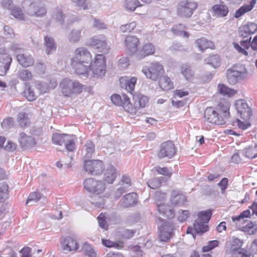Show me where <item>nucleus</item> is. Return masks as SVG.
<instances>
[{"label":"nucleus","mask_w":257,"mask_h":257,"mask_svg":"<svg viewBox=\"0 0 257 257\" xmlns=\"http://www.w3.org/2000/svg\"><path fill=\"white\" fill-rule=\"evenodd\" d=\"M230 115L229 105L226 102H220L215 107H208L204 111V117L209 123L222 125Z\"/></svg>","instance_id":"nucleus-1"},{"label":"nucleus","mask_w":257,"mask_h":257,"mask_svg":"<svg viewBox=\"0 0 257 257\" xmlns=\"http://www.w3.org/2000/svg\"><path fill=\"white\" fill-rule=\"evenodd\" d=\"M24 11L31 17L41 18L47 13L46 8L39 2L33 0H25L22 3Z\"/></svg>","instance_id":"nucleus-2"},{"label":"nucleus","mask_w":257,"mask_h":257,"mask_svg":"<svg viewBox=\"0 0 257 257\" xmlns=\"http://www.w3.org/2000/svg\"><path fill=\"white\" fill-rule=\"evenodd\" d=\"M59 87L63 95L68 97L79 94L83 90V85L78 81H74L68 78L64 79L60 82Z\"/></svg>","instance_id":"nucleus-3"},{"label":"nucleus","mask_w":257,"mask_h":257,"mask_svg":"<svg viewBox=\"0 0 257 257\" xmlns=\"http://www.w3.org/2000/svg\"><path fill=\"white\" fill-rule=\"evenodd\" d=\"M247 73L245 68L241 65L233 66L226 72L227 80L231 85H235L242 80Z\"/></svg>","instance_id":"nucleus-4"},{"label":"nucleus","mask_w":257,"mask_h":257,"mask_svg":"<svg viewBox=\"0 0 257 257\" xmlns=\"http://www.w3.org/2000/svg\"><path fill=\"white\" fill-rule=\"evenodd\" d=\"M142 72L147 78L156 81L164 72L163 66L158 62H151L143 67Z\"/></svg>","instance_id":"nucleus-5"},{"label":"nucleus","mask_w":257,"mask_h":257,"mask_svg":"<svg viewBox=\"0 0 257 257\" xmlns=\"http://www.w3.org/2000/svg\"><path fill=\"white\" fill-rule=\"evenodd\" d=\"M52 141L54 144L65 146L66 149L70 152L75 149V144L72 136L67 134H53Z\"/></svg>","instance_id":"nucleus-6"},{"label":"nucleus","mask_w":257,"mask_h":257,"mask_svg":"<svg viewBox=\"0 0 257 257\" xmlns=\"http://www.w3.org/2000/svg\"><path fill=\"white\" fill-rule=\"evenodd\" d=\"M93 77L103 76L105 74V60L103 54H97L93 63L89 65Z\"/></svg>","instance_id":"nucleus-7"},{"label":"nucleus","mask_w":257,"mask_h":257,"mask_svg":"<svg viewBox=\"0 0 257 257\" xmlns=\"http://www.w3.org/2000/svg\"><path fill=\"white\" fill-rule=\"evenodd\" d=\"M111 100L114 104L122 106L126 111L131 113H136V109L134 108L130 98L126 94H113L111 97Z\"/></svg>","instance_id":"nucleus-8"},{"label":"nucleus","mask_w":257,"mask_h":257,"mask_svg":"<svg viewBox=\"0 0 257 257\" xmlns=\"http://www.w3.org/2000/svg\"><path fill=\"white\" fill-rule=\"evenodd\" d=\"M176 153V148L172 141H168L162 143L157 153V157L162 159L163 158H172Z\"/></svg>","instance_id":"nucleus-9"},{"label":"nucleus","mask_w":257,"mask_h":257,"mask_svg":"<svg viewBox=\"0 0 257 257\" xmlns=\"http://www.w3.org/2000/svg\"><path fill=\"white\" fill-rule=\"evenodd\" d=\"M84 169L86 172L92 175H99L104 170L103 162L100 160L84 161Z\"/></svg>","instance_id":"nucleus-10"},{"label":"nucleus","mask_w":257,"mask_h":257,"mask_svg":"<svg viewBox=\"0 0 257 257\" xmlns=\"http://www.w3.org/2000/svg\"><path fill=\"white\" fill-rule=\"evenodd\" d=\"M84 188L89 192L100 194L105 189V185L101 181H97L93 178H88L83 182Z\"/></svg>","instance_id":"nucleus-11"},{"label":"nucleus","mask_w":257,"mask_h":257,"mask_svg":"<svg viewBox=\"0 0 257 257\" xmlns=\"http://www.w3.org/2000/svg\"><path fill=\"white\" fill-rule=\"evenodd\" d=\"M174 224L169 221L164 222L159 228V238L161 241L168 242L174 235Z\"/></svg>","instance_id":"nucleus-12"},{"label":"nucleus","mask_w":257,"mask_h":257,"mask_svg":"<svg viewBox=\"0 0 257 257\" xmlns=\"http://www.w3.org/2000/svg\"><path fill=\"white\" fill-rule=\"evenodd\" d=\"M197 7V3L190 1L181 2L177 10L178 14L183 18H190Z\"/></svg>","instance_id":"nucleus-13"},{"label":"nucleus","mask_w":257,"mask_h":257,"mask_svg":"<svg viewBox=\"0 0 257 257\" xmlns=\"http://www.w3.org/2000/svg\"><path fill=\"white\" fill-rule=\"evenodd\" d=\"M90 45L95 47L99 52L107 54L109 51L110 47L106 42V38L103 35L95 36L90 40Z\"/></svg>","instance_id":"nucleus-14"},{"label":"nucleus","mask_w":257,"mask_h":257,"mask_svg":"<svg viewBox=\"0 0 257 257\" xmlns=\"http://www.w3.org/2000/svg\"><path fill=\"white\" fill-rule=\"evenodd\" d=\"M235 105L241 118L244 120H248L250 118L252 115L251 109L244 100L236 101Z\"/></svg>","instance_id":"nucleus-15"},{"label":"nucleus","mask_w":257,"mask_h":257,"mask_svg":"<svg viewBox=\"0 0 257 257\" xmlns=\"http://www.w3.org/2000/svg\"><path fill=\"white\" fill-rule=\"evenodd\" d=\"M75 56L71 58V61L85 62L88 64L91 61L92 56L89 51L84 47H79L75 50Z\"/></svg>","instance_id":"nucleus-16"},{"label":"nucleus","mask_w":257,"mask_h":257,"mask_svg":"<svg viewBox=\"0 0 257 257\" xmlns=\"http://www.w3.org/2000/svg\"><path fill=\"white\" fill-rule=\"evenodd\" d=\"M18 142L21 147L25 150L32 149L36 144V141L33 137L23 132L19 134Z\"/></svg>","instance_id":"nucleus-17"},{"label":"nucleus","mask_w":257,"mask_h":257,"mask_svg":"<svg viewBox=\"0 0 257 257\" xmlns=\"http://www.w3.org/2000/svg\"><path fill=\"white\" fill-rule=\"evenodd\" d=\"M238 244L239 247H234L233 244L231 245L230 253L231 257H250V253L246 250L240 248L242 242L239 239L236 238L234 241Z\"/></svg>","instance_id":"nucleus-18"},{"label":"nucleus","mask_w":257,"mask_h":257,"mask_svg":"<svg viewBox=\"0 0 257 257\" xmlns=\"http://www.w3.org/2000/svg\"><path fill=\"white\" fill-rule=\"evenodd\" d=\"M12 62L11 57L5 54L0 56V76H5L9 70Z\"/></svg>","instance_id":"nucleus-19"},{"label":"nucleus","mask_w":257,"mask_h":257,"mask_svg":"<svg viewBox=\"0 0 257 257\" xmlns=\"http://www.w3.org/2000/svg\"><path fill=\"white\" fill-rule=\"evenodd\" d=\"M124 43L126 48L133 54L137 52L140 41L136 36H128L125 38Z\"/></svg>","instance_id":"nucleus-20"},{"label":"nucleus","mask_w":257,"mask_h":257,"mask_svg":"<svg viewBox=\"0 0 257 257\" xmlns=\"http://www.w3.org/2000/svg\"><path fill=\"white\" fill-rule=\"evenodd\" d=\"M77 241L71 237H67L61 242V247L64 250L70 251L78 248Z\"/></svg>","instance_id":"nucleus-21"},{"label":"nucleus","mask_w":257,"mask_h":257,"mask_svg":"<svg viewBox=\"0 0 257 257\" xmlns=\"http://www.w3.org/2000/svg\"><path fill=\"white\" fill-rule=\"evenodd\" d=\"M16 58L20 65L24 67L32 66L34 63V60L32 56L27 53L18 54Z\"/></svg>","instance_id":"nucleus-22"},{"label":"nucleus","mask_w":257,"mask_h":257,"mask_svg":"<svg viewBox=\"0 0 257 257\" xmlns=\"http://www.w3.org/2000/svg\"><path fill=\"white\" fill-rule=\"evenodd\" d=\"M71 64L75 72L79 75L87 74L90 68L89 65L85 62L71 61Z\"/></svg>","instance_id":"nucleus-23"},{"label":"nucleus","mask_w":257,"mask_h":257,"mask_svg":"<svg viewBox=\"0 0 257 257\" xmlns=\"http://www.w3.org/2000/svg\"><path fill=\"white\" fill-rule=\"evenodd\" d=\"M120 83L121 87L125 86V89L129 92L131 93L134 90L137 78L135 77H132L130 78L127 77H121L120 79Z\"/></svg>","instance_id":"nucleus-24"},{"label":"nucleus","mask_w":257,"mask_h":257,"mask_svg":"<svg viewBox=\"0 0 257 257\" xmlns=\"http://www.w3.org/2000/svg\"><path fill=\"white\" fill-rule=\"evenodd\" d=\"M116 177V172L115 169L112 165L108 166L105 170L103 179L106 183L111 184L113 182Z\"/></svg>","instance_id":"nucleus-25"},{"label":"nucleus","mask_w":257,"mask_h":257,"mask_svg":"<svg viewBox=\"0 0 257 257\" xmlns=\"http://www.w3.org/2000/svg\"><path fill=\"white\" fill-rule=\"evenodd\" d=\"M137 194L134 192L124 195L121 206L124 208H127L136 204L137 202Z\"/></svg>","instance_id":"nucleus-26"},{"label":"nucleus","mask_w":257,"mask_h":257,"mask_svg":"<svg viewBox=\"0 0 257 257\" xmlns=\"http://www.w3.org/2000/svg\"><path fill=\"white\" fill-rule=\"evenodd\" d=\"M213 16L218 17H224L228 13V7L223 4L215 5L212 7Z\"/></svg>","instance_id":"nucleus-27"},{"label":"nucleus","mask_w":257,"mask_h":257,"mask_svg":"<svg viewBox=\"0 0 257 257\" xmlns=\"http://www.w3.org/2000/svg\"><path fill=\"white\" fill-rule=\"evenodd\" d=\"M195 45L202 52L208 48L212 49L214 48L213 42L204 37L197 39L195 41Z\"/></svg>","instance_id":"nucleus-28"},{"label":"nucleus","mask_w":257,"mask_h":257,"mask_svg":"<svg viewBox=\"0 0 257 257\" xmlns=\"http://www.w3.org/2000/svg\"><path fill=\"white\" fill-rule=\"evenodd\" d=\"M133 99L135 100V107L134 108L136 109L137 111V108H144L147 103L148 102L149 98L146 96H145L142 94H136L134 95Z\"/></svg>","instance_id":"nucleus-29"},{"label":"nucleus","mask_w":257,"mask_h":257,"mask_svg":"<svg viewBox=\"0 0 257 257\" xmlns=\"http://www.w3.org/2000/svg\"><path fill=\"white\" fill-rule=\"evenodd\" d=\"M251 37L249 39H247L245 40H241L240 41V46L236 43L234 44V47L237 50L238 52L245 55L247 56L248 52L245 50V49H248L250 47H251Z\"/></svg>","instance_id":"nucleus-30"},{"label":"nucleus","mask_w":257,"mask_h":257,"mask_svg":"<svg viewBox=\"0 0 257 257\" xmlns=\"http://www.w3.org/2000/svg\"><path fill=\"white\" fill-rule=\"evenodd\" d=\"M242 155L246 158L252 159L257 157V144H253L245 148L242 151Z\"/></svg>","instance_id":"nucleus-31"},{"label":"nucleus","mask_w":257,"mask_h":257,"mask_svg":"<svg viewBox=\"0 0 257 257\" xmlns=\"http://www.w3.org/2000/svg\"><path fill=\"white\" fill-rule=\"evenodd\" d=\"M255 3V0H251L250 3L249 5H243L236 11L234 15L235 18H238L245 13L251 11L254 7Z\"/></svg>","instance_id":"nucleus-32"},{"label":"nucleus","mask_w":257,"mask_h":257,"mask_svg":"<svg viewBox=\"0 0 257 257\" xmlns=\"http://www.w3.org/2000/svg\"><path fill=\"white\" fill-rule=\"evenodd\" d=\"M44 44L46 48V51L47 54L49 55L56 50V44L52 37L45 36L44 37Z\"/></svg>","instance_id":"nucleus-33"},{"label":"nucleus","mask_w":257,"mask_h":257,"mask_svg":"<svg viewBox=\"0 0 257 257\" xmlns=\"http://www.w3.org/2000/svg\"><path fill=\"white\" fill-rule=\"evenodd\" d=\"M181 72L185 78L188 81L191 80L194 75L191 66L187 64H184L181 66Z\"/></svg>","instance_id":"nucleus-34"},{"label":"nucleus","mask_w":257,"mask_h":257,"mask_svg":"<svg viewBox=\"0 0 257 257\" xmlns=\"http://www.w3.org/2000/svg\"><path fill=\"white\" fill-rule=\"evenodd\" d=\"M83 151L85 152L84 158L85 160L91 158L95 152V145L90 141H87L84 146Z\"/></svg>","instance_id":"nucleus-35"},{"label":"nucleus","mask_w":257,"mask_h":257,"mask_svg":"<svg viewBox=\"0 0 257 257\" xmlns=\"http://www.w3.org/2000/svg\"><path fill=\"white\" fill-rule=\"evenodd\" d=\"M69 41L71 43H78L81 38V30L79 29H73L67 36Z\"/></svg>","instance_id":"nucleus-36"},{"label":"nucleus","mask_w":257,"mask_h":257,"mask_svg":"<svg viewBox=\"0 0 257 257\" xmlns=\"http://www.w3.org/2000/svg\"><path fill=\"white\" fill-rule=\"evenodd\" d=\"M159 83L160 87L164 90H168L173 88V83L168 76L161 77Z\"/></svg>","instance_id":"nucleus-37"},{"label":"nucleus","mask_w":257,"mask_h":257,"mask_svg":"<svg viewBox=\"0 0 257 257\" xmlns=\"http://www.w3.org/2000/svg\"><path fill=\"white\" fill-rule=\"evenodd\" d=\"M193 228L197 233H203L208 230V226L206 223L197 219L194 221Z\"/></svg>","instance_id":"nucleus-38"},{"label":"nucleus","mask_w":257,"mask_h":257,"mask_svg":"<svg viewBox=\"0 0 257 257\" xmlns=\"http://www.w3.org/2000/svg\"><path fill=\"white\" fill-rule=\"evenodd\" d=\"M184 29V26L182 24H179L174 26L172 27L171 31L175 35L181 36L185 38H188L189 37V34L185 31Z\"/></svg>","instance_id":"nucleus-39"},{"label":"nucleus","mask_w":257,"mask_h":257,"mask_svg":"<svg viewBox=\"0 0 257 257\" xmlns=\"http://www.w3.org/2000/svg\"><path fill=\"white\" fill-rule=\"evenodd\" d=\"M154 46L151 43H147L143 46L141 51V58L149 56L150 55H152L154 54Z\"/></svg>","instance_id":"nucleus-40"},{"label":"nucleus","mask_w":257,"mask_h":257,"mask_svg":"<svg viewBox=\"0 0 257 257\" xmlns=\"http://www.w3.org/2000/svg\"><path fill=\"white\" fill-rule=\"evenodd\" d=\"M102 244L107 247H114L117 249H120L123 247L124 242L121 241L116 242L112 241L109 239H102Z\"/></svg>","instance_id":"nucleus-41"},{"label":"nucleus","mask_w":257,"mask_h":257,"mask_svg":"<svg viewBox=\"0 0 257 257\" xmlns=\"http://www.w3.org/2000/svg\"><path fill=\"white\" fill-rule=\"evenodd\" d=\"M207 64L212 66L214 68H218L220 65V59L218 55H212L205 59Z\"/></svg>","instance_id":"nucleus-42"},{"label":"nucleus","mask_w":257,"mask_h":257,"mask_svg":"<svg viewBox=\"0 0 257 257\" xmlns=\"http://www.w3.org/2000/svg\"><path fill=\"white\" fill-rule=\"evenodd\" d=\"M171 202L174 205L181 206L186 202V197L183 194L172 195Z\"/></svg>","instance_id":"nucleus-43"},{"label":"nucleus","mask_w":257,"mask_h":257,"mask_svg":"<svg viewBox=\"0 0 257 257\" xmlns=\"http://www.w3.org/2000/svg\"><path fill=\"white\" fill-rule=\"evenodd\" d=\"M217 90L220 93L223 95H227L229 96H232L236 93V91L228 88L223 84H219Z\"/></svg>","instance_id":"nucleus-44"},{"label":"nucleus","mask_w":257,"mask_h":257,"mask_svg":"<svg viewBox=\"0 0 257 257\" xmlns=\"http://www.w3.org/2000/svg\"><path fill=\"white\" fill-rule=\"evenodd\" d=\"M160 195L161 196V197L162 198H164L165 197V193H156V198H157L158 195ZM156 200L157 201V208H158V211L160 212V214H162L163 215H164V214H165V213L166 212V210L168 209H169V207H170L169 206L165 204V203H162L161 202H160L159 201H158L157 199H156Z\"/></svg>","instance_id":"nucleus-45"},{"label":"nucleus","mask_w":257,"mask_h":257,"mask_svg":"<svg viewBox=\"0 0 257 257\" xmlns=\"http://www.w3.org/2000/svg\"><path fill=\"white\" fill-rule=\"evenodd\" d=\"M164 179L165 178L163 177L155 178L149 180L147 182V185L151 188L156 189L161 186L162 182Z\"/></svg>","instance_id":"nucleus-46"},{"label":"nucleus","mask_w":257,"mask_h":257,"mask_svg":"<svg viewBox=\"0 0 257 257\" xmlns=\"http://www.w3.org/2000/svg\"><path fill=\"white\" fill-rule=\"evenodd\" d=\"M18 122L22 127H26L29 123V119L25 112H20L17 117Z\"/></svg>","instance_id":"nucleus-47"},{"label":"nucleus","mask_w":257,"mask_h":257,"mask_svg":"<svg viewBox=\"0 0 257 257\" xmlns=\"http://www.w3.org/2000/svg\"><path fill=\"white\" fill-rule=\"evenodd\" d=\"M212 211L210 210L200 211L198 213V219L204 223H207L210 219Z\"/></svg>","instance_id":"nucleus-48"},{"label":"nucleus","mask_w":257,"mask_h":257,"mask_svg":"<svg viewBox=\"0 0 257 257\" xmlns=\"http://www.w3.org/2000/svg\"><path fill=\"white\" fill-rule=\"evenodd\" d=\"M11 11H12V15L16 19L23 21L26 20L27 17L23 13L21 8L14 6L13 8Z\"/></svg>","instance_id":"nucleus-49"},{"label":"nucleus","mask_w":257,"mask_h":257,"mask_svg":"<svg viewBox=\"0 0 257 257\" xmlns=\"http://www.w3.org/2000/svg\"><path fill=\"white\" fill-rule=\"evenodd\" d=\"M18 77L21 80L26 81L32 79V74L28 70L21 69L18 71Z\"/></svg>","instance_id":"nucleus-50"},{"label":"nucleus","mask_w":257,"mask_h":257,"mask_svg":"<svg viewBox=\"0 0 257 257\" xmlns=\"http://www.w3.org/2000/svg\"><path fill=\"white\" fill-rule=\"evenodd\" d=\"M41 198V194L40 193L34 192L31 193L26 201V204L28 205H33L31 202L36 203L38 202Z\"/></svg>","instance_id":"nucleus-51"},{"label":"nucleus","mask_w":257,"mask_h":257,"mask_svg":"<svg viewBox=\"0 0 257 257\" xmlns=\"http://www.w3.org/2000/svg\"><path fill=\"white\" fill-rule=\"evenodd\" d=\"M124 5L125 9L131 11H135L138 7L140 6V2L137 0H125Z\"/></svg>","instance_id":"nucleus-52"},{"label":"nucleus","mask_w":257,"mask_h":257,"mask_svg":"<svg viewBox=\"0 0 257 257\" xmlns=\"http://www.w3.org/2000/svg\"><path fill=\"white\" fill-rule=\"evenodd\" d=\"M82 249L85 254L89 257H96V253L94 251V250L87 242H85L83 244Z\"/></svg>","instance_id":"nucleus-53"},{"label":"nucleus","mask_w":257,"mask_h":257,"mask_svg":"<svg viewBox=\"0 0 257 257\" xmlns=\"http://www.w3.org/2000/svg\"><path fill=\"white\" fill-rule=\"evenodd\" d=\"M250 215V211L249 209L246 210L241 213L238 216H232V220L235 222L236 221L245 222L247 220L245 219L248 217Z\"/></svg>","instance_id":"nucleus-54"},{"label":"nucleus","mask_w":257,"mask_h":257,"mask_svg":"<svg viewBox=\"0 0 257 257\" xmlns=\"http://www.w3.org/2000/svg\"><path fill=\"white\" fill-rule=\"evenodd\" d=\"M8 189L7 184L3 183L0 186V202H4L8 198Z\"/></svg>","instance_id":"nucleus-55"},{"label":"nucleus","mask_w":257,"mask_h":257,"mask_svg":"<svg viewBox=\"0 0 257 257\" xmlns=\"http://www.w3.org/2000/svg\"><path fill=\"white\" fill-rule=\"evenodd\" d=\"M53 13V17L56 21L60 24H62L64 21L65 16L63 15L62 10L59 8L55 9Z\"/></svg>","instance_id":"nucleus-56"},{"label":"nucleus","mask_w":257,"mask_h":257,"mask_svg":"<svg viewBox=\"0 0 257 257\" xmlns=\"http://www.w3.org/2000/svg\"><path fill=\"white\" fill-rule=\"evenodd\" d=\"M190 215V211L187 210H180L178 211V220L181 222L185 221Z\"/></svg>","instance_id":"nucleus-57"},{"label":"nucleus","mask_w":257,"mask_h":257,"mask_svg":"<svg viewBox=\"0 0 257 257\" xmlns=\"http://www.w3.org/2000/svg\"><path fill=\"white\" fill-rule=\"evenodd\" d=\"M136 27L135 22H133L129 24L122 25L119 28V30L122 33L130 32Z\"/></svg>","instance_id":"nucleus-58"},{"label":"nucleus","mask_w":257,"mask_h":257,"mask_svg":"<svg viewBox=\"0 0 257 257\" xmlns=\"http://www.w3.org/2000/svg\"><path fill=\"white\" fill-rule=\"evenodd\" d=\"M24 94L27 99L30 101L35 100L37 97L33 89L30 87L25 91Z\"/></svg>","instance_id":"nucleus-59"},{"label":"nucleus","mask_w":257,"mask_h":257,"mask_svg":"<svg viewBox=\"0 0 257 257\" xmlns=\"http://www.w3.org/2000/svg\"><path fill=\"white\" fill-rule=\"evenodd\" d=\"M4 34L5 35L6 39L13 38L15 36L13 30L8 26L4 27Z\"/></svg>","instance_id":"nucleus-60"},{"label":"nucleus","mask_w":257,"mask_h":257,"mask_svg":"<svg viewBox=\"0 0 257 257\" xmlns=\"http://www.w3.org/2000/svg\"><path fill=\"white\" fill-rule=\"evenodd\" d=\"M120 185L128 188L132 185L130 177L127 175H122Z\"/></svg>","instance_id":"nucleus-61"},{"label":"nucleus","mask_w":257,"mask_h":257,"mask_svg":"<svg viewBox=\"0 0 257 257\" xmlns=\"http://www.w3.org/2000/svg\"><path fill=\"white\" fill-rule=\"evenodd\" d=\"M14 119L12 117H8L4 119L1 125L4 129H8L13 125Z\"/></svg>","instance_id":"nucleus-62"},{"label":"nucleus","mask_w":257,"mask_h":257,"mask_svg":"<svg viewBox=\"0 0 257 257\" xmlns=\"http://www.w3.org/2000/svg\"><path fill=\"white\" fill-rule=\"evenodd\" d=\"M72 3L74 4L76 6L80 7L83 10L88 9V4L86 0H70Z\"/></svg>","instance_id":"nucleus-63"},{"label":"nucleus","mask_w":257,"mask_h":257,"mask_svg":"<svg viewBox=\"0 0 257 257\" xmlns=\"http://www.w3.org/2000/svg\"><path fill=\"white\" fill-rule=\"evenodd\" d=\"M239 34L240 37L243 38H247L248 36L251 35L248 30L246 25L242 26L240 28Z\"/></svg>","instance_id":"nucleus-64"}]
</instances>
